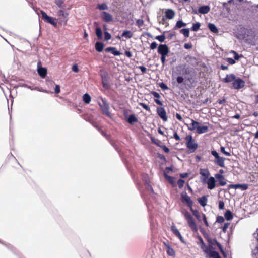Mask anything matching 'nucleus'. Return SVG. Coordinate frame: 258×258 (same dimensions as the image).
I'll list each match as a JSON object with an SVG mask.
<instances>
[{
	"instance_id": "nucleus-4",
	"label": "nucleus",
	"mask_w": 258,
	"mask_h": 258,
	"mask_svg": "<svg viewBox=\"0 0 258 258\" xmlns=\"http://www.w3.org/2000/svg\"><path fill=\"white\" fill-rule=\"evenodd\" d=\"M202 181L203 183H206L207 184L208 188L209 189L211 190L215 187L216 181L213 177L211 176L207 179H206V178H203L202 179Z\"/></svg>"
},
{
	"instance_id": "nucleus-24",
	"label": "nucleus",
	"mask_w": 258,
	"mask_h": 258,
	"mask_svg": "<svg viewBox=\"0 0 258 258\" xmlns=\"http://www.w3.org/2000/svg\"><path fill=\"white\" fill-rule=\"evenodd\" d=\"M106 52H111V53L115 56H119L120 55L119 51L116 50L115 47H108L105 49Z\"/></svg>"
},
{
	"instance_id": "nucleus-20",
	"label": "nucleus",
	"mask_w": 258,
	"mask_h": 258,
	"mask_svg": "<svg viewBox=\"0 0 258 258\" xmlns=\"http://www.w3.org/2000/svg\"><path fill=\"white\" fill-rule=\"evenodd\" d=\"M38 73L42 78H44L47 74V69L45 68L38 67Z\"/></svg>"
},
{
	"instance_id": "nucleus-31",
	"label": "nucleus",
	"mask_w": 258,
	"mask_h": 258,
	"mask_svg": "<svg viewBox=\"0 0 258 258\" xmlns=\"http://www.w3.org/2000/svg\"><path fill=\"white\" fill-rule=\"evenodd\" d=\"M207 258H221L219 252L214 251L211 252V254L206 256Z\"/></svg>"
},
{
	"instance_id": "nucleus-1",
	"label": "nucleus",
	"mask_w": 258,
	"mask_h": 258,
	"mask_svg": "<svg viewBox=\"0 0 258 258\" xmlns=\"http://www.w3.org/2000/svg\"><path fill=\"white\" fill-rule=\"evenodd\" d=\"M182 214L184 215L186 220H187L188 224L192 231L194 232H197L198 231L197 226L191 214L187 211H185L184 212L182 211Z\"/></svg>"
},
{
	"instance_id": "nucleus-19",
	"label": "nucleus",
	"mask_w": 258,
	"mask_h": 258,
	"mask_svg": "<svg viewBox=\"0 0 258 258\" xmlns=\"http://www.w3.org/2000/svg\"><path fill=\"white\" fill-rule=\"evenodd\" d=\"M208 131V127L206 125H200V123H199L197 130L196 132L199 134H203L207 132Z\"/></svg>"
},
{
	"instance_id": "nucleus-6",
	"label": "nucleus",
	"mask_w": 258,
	"mask_h": 258,
	"mask_svg": "<svg viewBox=\"0 0 258 258\" xmlns=\"http://www.w3.org/2000/svg\"><path fill=\"white\" fill-rule=\"evenodd\" d=\"M207 241L209 243V244L210 245H211L212 247H213V246L216 245L218 246V247L219 248V249H220L221 253H222L224 255H225V252H224V251L222 246L219 242H218L217 241V240L215 238L212 239V238H208Z\"/></svg>"
},
{
	"instance_id": "nucleus-14",
	"label": "nucleus",
	"mask_w": 258,
	"mask_h": 258,
	"mask_svg": "<svg viewBox=\"0 0 258 258\" xmlns=\"http://www.w3.org/2000/svg\"><path fill=\"white\" fill-rule=\"evenodd\" d=\"M157 113L161 119L164 121L167 120V117L165 110L162 107L158 108L157 109Z\"/></svg>"
},
{
	"instance_id": "nucleus-59",
	"label": "nucleus",
	"mask_w": 258,
	"mask_h": 258,
	"mask_svg": "<svg viewBox=\"0 0 258 258\" xmlns=\"http://www.w3.org/2000/svg\"><path fill=\"white\" fill-rule=\"evenodd\" d=\"M184 47L185 49H189L192 48V46L191 43H188L184 44Z\"/></svg>"
},
{
	"instance_id": "nucleus-21",
	"label": "nucleus",
	"mask_w": 258,
	"mask_h": 258,
	"mask_svg": "<svg viewBox=\"0 0 258 258\" xmlns=\"http://www.w3.org/2000/svg\"><path fill=\"white\" fill-rule=\"evenodd\" d=\"M235 78V76L234 74H231L227 75L225 78L223 79L222 81L225 83H229L232 81L233 82Z\"/></svg>"
},
{
	"instance_id": "nucleus-22",
	"label": "nucleus",
	"mask_w": 258,
	"mask_h": 258,
	"mask_svg": "<svg viewBox=\"0 0 258 258\" xmlns=\"http://www.w3.org/2000/svg\"><path fill=\"white\" fill-rule=\"evenodd\" d=\"M201 248L205 253L208 254V255H210L211 252L213 251L212 249H215L213 247H212L211 245H210L209 244V245H205V246L202 247Z\"/></svg>"
},
{
	"instance_id": "nucleus-47",
	"label": "nucleus",
	"mask_w": 258,
	"mask_h": 258,
	"mask_svg": "<svg viewBox=\"0 0 258 258\" xmlns=\"http://www.w3.org/2000/svg\"><path fill=\"white\" fill-rule=\"evenodd\" d=\"M139 105L142 106L143 108H144L145 109H146V110L148 111H150V108L149 107V106L146 105V104L144 103H139Z\"/></svg>"
},
{
	"instance_id": "nucleus-64",
	"label": "nucleus",
	"mask_w": 258,
	"mask_h": 258,
	"mask_svg": "<svg viewBox=\"0 0 258 258\" xmlns=\"http://www.w3.org/2000/svg\"><path fill=\"white\" fill-rule=\"evenodd\" d=\"M152 94L155 98H159L160 97V95H159V94L156 92H152Z\"/></svg>"
},
{
	"instance_id": "nucleus-18",
	"label": "nucleus",
	"mask_w": 258,
	"mask_h": 258,
	"mask_svg": "<svg viewBox=\"0 0 258 258\" xmlns=\"http://www.w3.org/2000/svg\"><path fill=\"white\" fill-rule=\"evenodd\" d=\"M191 123L190 124H187L188 129L190 131H195L197 130L199 122L195 121L193 119H191Z\"/></svg>"
},
{
	"instance_id": "nucleus-63",
	"label": "nucleus",
	"mask_w": 258,
	"mask_h": 258,
	"mask_svg": "<svg viewBox=\"0 0 258 258\" xmlns=\"http://www.w3.org/2000/svg\"><path fill=\"white\" fill-rule=\"evenodd\" d=\"M219 209L221 210L223 209L224 207V203L223 201H220L219 202Z\"/></svg>"
},
{
	"instance_id": "nucleus-37",
	"label": "nucleus",
	"mask_w": 258,
	"mask_h": 258,
	"mask_svg": "<svg viewBox=\"0 0 258 258\" xmlns=\"http://www.w3.org/2000/svg\"><path fill=\"white\" fill-rule=\"evenodd\" d=\"M165 177L166 179L168 180L171 184H174L175 183V180L174 178L168 176L166 174H165Z\"/></svg>"
},
{
	"instance_id": "nucleus-56",
	"label": "nucleus",
	"mask_w": 258,
	"mask_h": 258,
	"mask_svg": "<svg viewBox=\"0 0 258 258\" xmlns=\"http://www.w3.org/2000/svg\"><path fill=\"white\" fill-rule=\"evenodd\" d=\"M177 82L178 84H181L183 83L184 81V78L182 76H178L177 78Z\"/></svg>"
},
{
	"instance_id": "nucleus-30",
	"label": "nucleus",
	"mask_w": 258,
	"mask_h": 258,
	"mask_svg": "<svg viewBox=\"0 0 258 258\" xmlns=\"http://www.w3.org/2000/svg\"><path fill=\"white\" fill-rule=\"evenodd\" d=\"M192 212L193 215L196 217L197 220L201 222L202 220V214L203 213H201L200 211H191Z\"/></svg>"
},
{
	"instance_id": "nucleus-42",
	"label": "nucleus",
	"mask_w": 258,
	"mask_h": 258,
	"mask_svg": "<svg viewBox=\"0 0 258 258\" xmlns=\"http://www.w3.org/2000/svg\"><path fill=\"white\" fill-rule=\"evenodd\" d=\"M177 68H181L183 70V74H189L190 73L189 70L187 68H185L184 66H179Z\"/></svg>"
},
{
	"instance_id": "nucleus-35",
	"label": "nucleus",
	"mask_w": 258,
	"mask_h": 258,
	"mask_svg": "<svg viewBox=\"0 0 258 258\" xmlns=\"http://www.w3.org/2000/svg\"><path fill=\"white\" fill-rule=\"evenodd\" d=\"M127 121L131 124H133L134 122L137 121V119L136 118L134 115H131L129 116Z\"/></svg>"
},
{
	"instance_id": "nucleus-12",
	"label": "nucleus",
	"mask_w": 258,
	"mask_h": 258,
	"mask_svg": "<svg viewBox=\"0 0 258 258\" xmlns=\"http://www.w3.org/2000/svg\"><path fill=\"white\" fill-rule=\"evenodd\" d=\"M100 15L101 18L105 22H110L113 20L112 15L107 12H102Z\"/></svg>"
},
{
	"instance_id": "nucleus-62",
	"label": "nucleus",
	"mask_w": 258,
	"mask_h": 258,
	"mask_svg": "<svg viewBox=\"0 0 258 258\" xmlns=\"http://www.w3.org/2000/svg\"><path fill=\"white\" fill-rule=\"evenodd\" d=\"M139 68L140 69V70L141 71V72L143 73H145L146 72L147 69L144 66H139Z\"/></svg>"
},
{
	"instance_id": "nucleus-44",
	"label": "nucleus",
	"mask_w": 258,
	"mask_h": 258,
	"mask_svg": "<svg viewBox=\"0 0 258 258\" xmlns=\"http://www.w3.org/2000/svg\"><path fill=\"white\" fill-rule=\"evenodd\" d=\"M98 9L100 10H107L108 7L106 4L104 3L101 5H98Z\"/></svg>"
},
{
	"instance_id": "nucleus-43",
	"label": "nucleus",
	"mask_w": 258,
	"mask_h": 258,
	"mask_svg": "<svg viewBox=\"0 0 258 258\" xmlns=\"http://www.w3.org/2000/svg\"><path fill=\"white\" fill-rule=\"evenodd\" d=\"M198 243L200 246L201 248L205 246V245L203 238L201 236L199 237V242Z\"/></svg>"
},
{
	"instance_id": "nucleus-38",
	"label": "nucleus",
	"mask_w": 258,
	"mask_h": 258,
	"mask_svg": "<svg viewBox=\"0 0 258 258\" xmlns=\"http://www.w3.org/2000/svg\"><path fill=\"white\" fill-rule=\"evenodd\" d=\"M201 24L199 22L194 23L191 27V30L193 31H197L200 27Z\"/></svg>"
},
{
	"instance_id": "nucleus-33",
	"label": "nucleus",
	"mask_w": 258,
	"mask_h": 258,
	"mask_svg": "<svg viewBox=\"0 0 258 258\" xmlns=\"http://www.w3.org/2000/svg\"><path fill=\"white\" fill-rule=\"evenodd\" d=\"M224 216L225 219L228 221L230 220L233 218V214L231 212V211H226Z\"/></svg>"
},
{
	"instance_id": "nucleus-28",
	"label": "nucleus",
	"mask_w": 258,
	"mask_h": 258,
	"mask_svg": "<svg viewBox=\"0 0 258 258\" xmlns=\"http://www.w3.org/2000/svg\"><path fill=\"white\" fill-rule=\"evenodd\" d=\"M166 252L168 255L174 256L175 255V251L170 245H168L166 248Z\"/></svg>"
},
{
	"instance_id": "nucleus-57",
	"label": "nucleus",
	"mask_w": 258,
	"mask_h": 258,
	"mask_svg": "<svg viewBox=\"0 0 258 258\" xmlns=\"http://www.w3.org/2000/svg\"><path fill=\"white\" fill-rule=\"evenodd\" d=\"M111 37V35L109 33L105 32V36H104V38H105V40H108L110 39Z\"/></svg>"
},
{
	"instance_id": "nucleus-3",
	"label": "nucleus",
	"mask_w": 258,
	"mask_h": 258,
	"mask_svg": "<svg viewBox=\"0 0 258 258\" xmlns=\"http://www.w3.org/2000/svg\"><path fill=\"white\" fill-rule=\"evenodd\" d=\"M181 199L182 203L186 204L188 208H192L193 202L191 200L190 197L186 192H183L181 194Z\"/></svg>"
},
{
	"instance_id": "nucleus-34",
	"label": "nucleus",
	"mask_w": 258,
	"mask_h": 258,
	"mask_svg": "<svg viewBox=\"0 0 258 258\" xmlns=\"http://www.w3.org/2000/svg\"><path fill=\"white\" fill-rule=\"evenodd\" d=\"M83 100L84 103L88 104L91 101L90 96L87 93L85 94L83 96Z\"/></svg>"
},
{
	"instance_id": "nucleus-7",
	"label": "nucleus",
	"mask_w": 258,
	"mask_h": 258,
	"mask_svg": "<svg viewBox=\"0 0 258 258\" xmlns=\"http://www.w3.org/2000/svg\"><path fill=\"white\" fill-rule=\"evenodd\" d=\"M169 49L166 44H160L158 48V53L161 55H167Z\"/></svg>"
},
{
	"instance_id": "nucleus-16",
	"label": "nucleus",
	"mask_w": 258,
	"mask_h": 258,
	"mask_svg": "<svg viewBox=\"0 0 258 258\" xmlns=\"http://www.w3.org/2000/svg\"><path fill=\"white\" fill-rule=\"evenodd\" d=\"M186 146L187 147L191 150V152H194L198 148V145L195 143L194 140L187 142Z\"/></svg>"
},
{
	"instance_id": "nucleus-2",
	"label": "nucleus",
	"mask_w": 258,
	"mask_h": 258,
	"mask_svg": "<svg viewBox=\"0 0 258 258\" xmlns=\"http://www.w3.org/2000/svg\"><path fill=\"white\" fill-rule=\"evenodd\" d=\"M211 154L215 157V159L213 162L216 165L221 167H225L224 161L225 160V158L220 156L219 154L215 150L212 151Z\"/></svg>"
},
{
	"instance_id": "nucleus-13",
	"label": "nucleus",
	"mask_w": 258,
	"mask_h": 258,
	"mask_svg": "<svg viewBox=\"0 0 258 258\" xmlns=\"http://www.w3.org/2000/svg\"><path fill=\"white\" fill-rule=\"evenodd\" d=\"M248 188V185L247 184H230L228 185V188L237 189L240 188L242 190H245Z\"/></svg>"
},
{
	"instance_id": "nucleus-53",
	"label": "nucleus",
	"mask_w": 258,
	"mask_h": 258,
	"mask_svg": "<svg viewBox=\"0 0 258 258\" xmlns=\"http://www.w3.org/2000/svg\"><path fill=\"white\" fill-rule=\"evenodd\" d=\"M230 53H232L234 54V58H235V60H238L239 58V55L238 54V53L237 52H236L234 50H231Z\"/></svg>"
},
{
	"instance_id": "nucleus-5",
	"label": "nucleus",
	"mask_w": 258,
	"mask_h": 258,
	"mask_svg": "<svg viewBox=\"0 0 258 258\" xmlns=\"http://www.w3.org/2000/svg\"><path fill=\"white\" fill-rule=\"evenodd\" d=\"M41 14L42 15V18L45 22L54 26H56L57 23L53 18L48 16L47 14L42 10L41 11Z\"/></svg>"
},
{
	"instance_id": "nucleus-15",
	"label": "nucleus",
	"mask_w": 258,
	"mask_h": 258,
	"mask_svg": "<svg viewBox=\"0 0 258 258\" xmlns=\"http://www.w3.org/2000/svg\"><path fill=\"white\" fill-rule=\"evenodd\" d=\"M102 101L103 102L102 104L99 103L102 111L104 114L106 115L107 116H109V112L108 111V105L107 103L103 99H102Z\"/></svg>"
},
{
	"instance_id": "nucleus-46",
	"label": "nucleus",
	"mask_w": 258,
	"mask_h": 258,
	"mask_svg": "<svg viewBox=\"0 0 258 258\" xmlns=\"http://www.w3.org/2000/svg\"><path fill=\"white\" fill-rule=\"evenodd\" d=\"M220 150H221V152L222 153H223L224 155H225L226 156H230V153L226 151L224 147H221L220 148Z\"/></svg>"
},
{
	"instance_id": "nucleus-25",
	"label": "nucleus",
	"mask_w": 258,
	"mask_h": 258,
	"mask_svg": "<svg viewBox=\"0 0 258 258\" xmlns=\"http://www.w3.org/2000/svg\"><path fill=\"white\" fill-rule=\"evenodd\" d=\"M200 174L206 179H208L210 175V172L207 169H200Z\"/></svg>"
},
{
	"instance_id": "nucleus-60",
	"label": "nucleus",
	"mask_w": 258,
	"mask_h": 258,
	"mask_svg": "<svg viewBox=\"0 0 258 258\" xmlns=\"http://www.w3.org/2000/svg\"><path fill=\"white\" fill-rule=\"evenodd\" d=\"M167 55H161V61L163 65H164L166 60V57Z\"/></svg>"
},
{
	"instance_id": "nucleus-48",
	"label": "nucleus",
	"mask_w": 258,
	"mask_h": 258,
	"mask_svg": "<svg viewBox=\"0 0 258 258\" xmlns=\"http://www.w3.org/2000/svg\"><path fill=\"white\" fill-rule=\"evenodd\" d=\"M6 78L4 75L3 74L2 72L0 71V85L2 84V82H4Z\"/></svg>"
},
{
	"instance_id": "nucleus-23",
	"label": "nucleus",
	"mask_w": 258,
	"mask_h": 258,
	"mask_svg": "<svg viewBox=\"0 0 258 258\" xmlns=\"http://www.w3.org/2000/svg\"><path fill=\"white\" fill-rule=\"evenodd\" d=\"M210 11V7L208 6H201L199 8L198 12L201 14H207Z\"/></svg>"
},
{
	"instance_id": "nucleus-11",
	"label": "nucleus",
	"mask_w": 258,
	"mask_h": 258,
	"mask_svg": "<svg viewBox=\"0 0 258 258\" xmlns=\"http://www.w3.org/2000/svg\"><path fill=\"white\" fill-rule=\"evenodd\" d=\"M171 230L172 232L176 237H177L182 242L184 243V239H183V237L181 235L180 232L179 231V230H178L177 227L174 224H173L171 226Z\"/></svg>"
},
{
	"instance_id": "nucleus-9",
	"label": "nucleus",
	"mask_w": 258,
	"mask_h": 258,
	"mask_svg": "<svg viewBox=\"0 0 258 258\" xmlns=\"http://www.w3.org/2000/svg\"><path fill=\"white\" fill-rule=\"evenodd\" d=\"M102 80V84L105 89L109 88V80L108 74L106 72H101V74Z\"/></svg>"
},
{
	"instance_id": "nucleus-29",
	"label": "nucleus",
	"mask_w": 258,
	"mask_h": 258,
	"mask_svg": "<svg viewBox=\"0 0 258 258\" xmlns=\"http://www.w3.org/2000/svg\"><path fill=\"white\" fill-rule=\"evenodd\" d=\"M133 33L131 31H128V30L124 31L121 35V36L122 37H124L127 39H130V38H132L133 37Z\"/></svg>"
},
{
	"instance_id": "nucleus-32",
	"label": "nucleus",
	"mask_w": 258,
	"mask_h": 258,
	"mask_svg": "<svg viewBox=\"0 0 258 258\" xmlns=\"http://www.w3.org/2000/svg\"><path fill=\"white\" fill-rule=\"evenodd\" d=\"M208 27L211 32L215 33L218 32V30L214 24L212 23H209L208 25Z\"/></svg>"
},
{
	"instance_id": "nucleus-45",
	"label": "nucleus",
	"mask_w": 258,
	"mask_h": 258,
	"mask_svg": "<svg viewBox=\"0 0 258 258\" xmlns=\"http://www.w3.org/2000/svg\"><path fill=\"white\" fill-rule=\"evenodd\" d=\"M184 181L183 179H179L177 182V184L179 188H182L183 186Z\"/></svg>"
},
{
	"instance_id": "nucleus-50",
	"label": "nucleus",
	"mask_w": 258,
	"mask_h": 258,
	"mask_svg": "<svg viewBox=\"0 0 258 258\" xmlns=\"http://www.w3.org/2000/svg\"><path fill=\"white\" fill-rule=\"evenodd\" d=\"M104 45L103 43L98 42V51L101 52L103 50Z\"/></svg>"
},
{
	"instance_id": "nucleus-17",
	"label": "nucleus",
	"mask_w": 258,
	"mask_h": 258,
	"mask_svg": "<svg viewBox=\"0 0 258 258\" xmlns=\"http://www.w3.org/2000/svg\"><path fill=\"white\" fill-rule=\"evenodd\" d=\"M215 177L218 180L220 185L224 186L226 184V182L224 176L221 174H216L215 175Z\"/></svg>"
},
{
	"instance_id": "nucleus-26",
	"label": "nucleus",
	"mask_w": 258,
	"mask_h": 258,
	"mask_svg": "<svg viewBox=\"0 0 258 258\" xmlns=\"http://www.w3.org/2000/svg\"><path fill=\"white\" fill-rule=\"evenodd\" d=\"M199 203L203 207L206 205L207 202V198L205 196H203L201 198H199L197 199Z\"/></svg>"
},
{
	"instance_id": "nucleus-40",
	"label": "nucleus",
	"mask_w": 258,
	"mask_h": 258,
	"mask_svg": "<svg viewBox=\"0 0 258 258\" xmlns=\"http://www.w3.org/2000/svg\"><path fill=\"white\" fill-rule=\"evenodd\" d=\"M58 14L59 16L62 17L64 18H66L68 16V14L67 13L64 12L63 10H61L58 11Z\"/></svg>"
},
{
	"instance_id": "nucleus-27",
	"label": "nucleus",
	"mask_w": 258,
	"mask_h": 258,
	"mask_svg": "<svg viewBox=\"0 0 258 258\" xmlns=\"http://www.w3.org/2000/svg\"><path fill=\"white\" fill-rule=\"evenodd\" d=\"M186 26V23L183 22L182 20H178L176 23L175 26H174V29L176 30L180 29L183 27H185Z\"/></svg>"
},
{
	"instance_id": "nucleus-8",
	"label": "nucleus",
	"mask_w": 258,
	"mask_h": 258,
	"mask_svg": "<svg viewBox=\"0 0 258 258\" xmlns=\"http://www.w3.org/2000/svg\"><path fill=\"white\" fill-rule=\"evenodd\" d=\"M245 82L241 79H237L234 80L232 83V86L235 89H240L244 86Z\"/></svg>"
},
{
	"instance_id": "nucleus-39",
	"label": "nucleus",
	"mask_w": 258,
	"mask_h": 258,
	"mask_svg": "<svg viewBox=\"0 0 258 258\" xmlns=\"http://www.w3.org/2000/svg\"><path fill=\"white\" fill-rule=\"evenodd\" d=\"M55 3L56 5L60 9H63L64 8V6L63 4L65 0H54Z\"/></svg>"
},
{
	"instance_id": "nucleus-54",
	"label": "nucleus",
	"mask_w": 258,
	"mask_h": 258,
	"mask_svg": "<svg viewBox=\"0 0 258 258\" xmlns=\"http://www.w3.org/2000/svg\"><path fill=\"white\" fill-rule=\"evenodd\" d=\"M157 47V44L156 42H152L150 45V48L152 50L156 49Z\"/></svg>"
},
{
	"instance_id": "nucleus-55",
	"label": "nucleus",
	"mask_w": 258,
	"mask_h": 258,
	"mask_svg": "<svg viewBox=\"0 0 258 258\" xmlns=\"http://www.w3.org/2000/svg\"><path fill=\"white\" fill-rule=\"evenodd\" d=\"M229 223H224V226L222 227V231L224 232H225L229 226Z\"/></svg>"
},
{
	"instance_id": "nucleus-61",
	"label": "nucleus",
	"mask_w": 258,
	"mask_h": 258,
	"mask_svg": "<svg viewBox=\"0 0 258 258\" xmlns=\"http://www.w3.org/2000/svg\"><path fill=\"white\" fill-rule=\"evenodd\" d=\"M227 61L230 64H233L235 63V61L234 59L231 58H228L226 59Z\"/></svg>"
},
{
	"instance_id": "nucleus-52",
	"label": "nucleus",
	"mask_w": 258,
	"mask_h": 258,
	"mask_svg": "<svg viewBox=\"0 0 258 258\" xmlns=\"http://www.w3.org/2000/svg\"><path fill=\"white\" fill-rule=\"evenodd\" d=\"M89 121L92 124V125L95 127L97 128V122L95 119L90 118L89 120Z\"/></svg>"
},
{
	"instance_id": "nucleus-49",
	"label": "nucleus",
	"mask_w": 258,
	"mask_h": 258,
	"mask_svg": "<svg viewBox=\"0 0 258 258\" xmlns=\"http://www.w3.org/2000/svg\"><path fill=\"white\" fill-rule=\"evenodd\" d=\"M202 220L203 221L204 224H205V225L207 227H208L209 226V224H208V221L207 220V218H206V215L204 214H202Z\"/></svg>"
},
{
	"instance_id": "nucleus-10",
	"label": "nucleus",
	"mask_w": 258,
	"mask_h": 258,
	"mask_svg": "<svg viewBox=\"0 0 258 258\" xmlns=\"http://www.w3.org/2000/svg\"><path fill=\"white\" fill-rule=\"evenodd\" d=\"M175 14L176 13L174 10L171 9H165L164 12V17L167 19H173L175 17Z\"/></svg>"
},
{
	"instance_id": "nucleus-51",
	"label": "nucleus",
	"mask_w": 258,
	"mask_h": 258,
	"mask_svg": "<svg viewBox=\"0 0 258 258\" xmlns=\"http://www.w3.org/2000/svg\"><path fill=\"white\" fill-rule=\"evenodd\" d=\"M224 221V218L222 216H218L217 217L216 222L219 223H223Z\"/></svg>"
},
{
	"instance_id": "nucleus-36",
	"label": "nucleus",
	"mask_w": 258,
	"mask_h": 258,
	"mask_svg": "<svg viewBox=\"0 0 258 258\" xmlns=\"http://www.w3.org/2000/svg\"><path fill=\"white\" fill-rule=\"evenodd\" d=\"M180 33L182 34L185 37H188L189 36V30L188 29L184 28L180 31Z\"/></svg>"
},
{
	"instance_id": "nucleus-58",
	"label": "nucleus",
	"mask_w": 258,
	"mask_h": 258,
	"mask_svg": "<svg viewBox=\"0 0 258 258\" xmlns=\"http://www.w3.org/2000/svg\"><path fill=\"white\" fill-rule=\"evenodd\" d=\"M72 71L75 73H77L79 71L78 66L76 64L72 66Z\"/></svg>"
},
{
	"instance_id": "nucleus-41",
	"label": "nucleus",
	"mask_w": 258,
	"mask_h": 258,
	"mask_svg": "<svg viewBox=\"0 0 258 258\" xmlns=\"http://www.w3.org/2000/svg\"><path fill=\"white\" fill-rule=\"evenodd\" d=\"M166 37L164 35H159L156 37L155 39L158 40L159 41L161 42H163L164 41Z\"/></svg>"
}]
</instances>
